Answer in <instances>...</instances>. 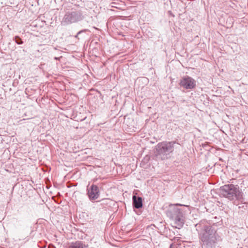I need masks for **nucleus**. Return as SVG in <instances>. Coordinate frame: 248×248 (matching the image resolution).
Instances as JSON below:
<instances>
[{
    "label": "nucleus",
    "instance_id": "obj_1",
    "mask_svg": "<svg viewBox=\"0 0 248 248\" xmlns=\"http://www.w3.org/2000/svg\"><path fill=\"white\" fill-rule=\"evenodd\" d=\"M195 227L199 238L205 248H212L217 241L221 240L215 228L207 220H201L195 225Z\"/></svg>",
    "mask_w": 248,
    "mask_h": 248
},
{
    "label": "nucleus",
    "instance_id": "obj_2",
    "mask_svg": "<svg viewBox=\"0 0 248 248\" xmlns=\"http://www.w3.org/2000/svg\"><path fill=\"white\" fill-rule=\"evenodd\" d=\"M178 206H185L183 204L177 203L170 204L167 211V215L174 222V225L176 228L181 229L184 224L186 211Z\"/></svg>",
    "mask_w": 248,
    "mask_h": 248
},
{
    "label": "nucleus",
    "instance_id": "obj_3",
    "mask_svg": "<svg viewBox=\"0 0 248 248\" xmlns=\"http://www.w3.org/2000/svg\"><path fill=\"white\" fill-rule=\"evenodd\" d=\"M219 190L221 196L230 201H243V193L238 185H225L220 187Z\"/></svg>",
    "mask_w": 248,
    "mask_h": 248
},
{
    "label": "nucleus",
    "instance_id": "obj_4",
    "mask_svg": "<svg viewBox=\"0 0 248 248\" xmlns=\"http://www.w3.org/2000/svg\"><path fill=\"white\" fill-rule=\"evenodd\" d=\"M175 141H162L158 143L155 146L156 155L163 157L167 156L173 152Z\"/></svg>",
    "mask_w": 248,
    "mask_h": 248
},
{
    "label": "nucleus",
    "instance_id": "obj_5",
    "mask_svg": "<svg viewBox=\"0 0 248 248\" xmlns=\"http://www.w3.org/2000/svg\"><path fill=\"white\" fill-rule=\"evenodd\" d=\"M83 18V16L80 11H72L66 13L63 19L67 23H73L80 21Z\"/></svg>",
    "mask_w": 248,
    "mask_h": 248
},
{
    "label": "nucleus",
    "instance_id": "obj_6",
    "mask_svg": "<svg viewBox=\"0 0 248 248\" xmlns=\"http://www.w3.org/2000/svg\"><path fill=\"white\" fill-rule=\"evenodd\" d=\"M180 87L186 90H192L196 86V81L188 76L183 77L180 80Z\"/></svg>",
    "mask_w": 248,
    "mask_h": 248
},
{
    "label": "nucleus",
    "instance_id": "obj_7",
    "mask_svg": "<svg viewBox=\"0 0 248 248\" xmlns=\"http://www.w3.org/2000/svg\"><path fill=\"white\" fill-rule=\"evenodd\" d=\"M87 194L90 201H93L98 199L100 195L98 187L95 185H92L88 188Z\"/></svg>",
    "mask_w": 248,
    "mask_h": 248
},
{
    "label": "nucleus",
    "instance_id": "obj_8",
    "mask_svg": "<svg viewBox=\"0 0 248 248\" xmlns=\"http://www.w3.org/2000/svg\"><path fill=\"white\" fill-rule=\"evenodd\" d=\"M133 206L136 209H140L143 206L142 198L140 197L133 196Z\"/></svg>",
    "mask_w": 248,
    "mask_h": 248
},
{
    "label": "nucleus",
    "instance_id": "obj_9",
    "mask_svg": "<svg viewBox=\"0 0 248 248\" xmlns=\"http://www.w3.org/2000/svg\"><path fill=\"white\" fill-rule=\"evenodd\" d=\"M85 245L81 241H77L73 243L69 246V248H84Z\"/></svg>",
    "mask_w": 248,
    "mask_h": 248
},
{
    "label": "nucleus",
    "instance_id": "obj_10",
    "mask_svg": "<svg viewBox=\"0 0 248 248\" xmlns=\"http://www.w3.org/2000/svg\"><path fill=\"white\" fill-rule=\"evenodd\" d=\"M15 40L16 43L18 45L22 44L23 43V42L22 41L21 39L17 36L15 37Z\"/></svg>",
    "mask_w": 248,
    "mask_h": 248
},
{
    "label": "nucleus",
    "instance_id": "obj_11",
    "mask_svg": "<svg viewBox=\"0 0 248 248\" xmlns=\"http://www.w3.org/2000/svg\"><path fill=\"white\" fill-rule=\"evenodd\" d=\"M87 31H88V29H84V30H82L78 31V33L77 34V35H75V38H77L78 35H79L80 34H81L82 32H86Z\"/></svg>",
    "mask_w": 248,
    "mask_h": 248
},
{
    "label": "nucleus",
    "instance_id": "obj_12",
    "mask_svg": "<svg viewBox=\"0 0 248 248\" xmlns=\"http://www.w3.org/2000/svg\"><path fill=\"white\" fill-rule=\"evenodd\" d=\"M170 248H177V247L175 245L171 244L170 245Z\"/></svg>",
    "mask_w": 248,
    "mask_h": 248
}]
</instances>
